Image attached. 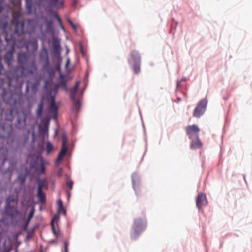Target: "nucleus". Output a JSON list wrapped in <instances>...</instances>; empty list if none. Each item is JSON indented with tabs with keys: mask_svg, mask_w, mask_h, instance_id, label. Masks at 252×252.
Returning a JSON list of instances; mask_svg holds the SVG:
<instances>
[{
	"mask_svg": "<svg viewBox=\"0 0 252 252\" xmlns=\"http://www.w3.org/2000/svg\"><path fill=\"white\" fill-rule=\"evenodd\" d=\"M14 32L13 34L11 35L10 38H8L7 35L5 37V39L7 43H12L13 45L11 46L9 51L6 52L4 56V63L9 66L12 64L14 62L13 54L14 51V45L15 44V38H13L14 36L17 35L20 36L21 34L26 32L24 27V22L23 21H19L16 20L15 24L14 26Z\"/></svg>",
	"mask_w": 252,
	"mask_h": 252,
	"instance_id": "nucleus-1",
	"label": "nucleus"
},
{
	"mask_svg": "<svg viewBox=\"0 0 252 252\" xmlns=\"http://www.w3.org/2000/svg\"><path fill=\"white\" fill-rule=\"evenodd\" d=\"M3 86L0 89H2V97L4 101L7 104H9L11 107L19 109L22 106L23 96L21 94L17 93H12L8 91Z\"/></svg>",
	"mask_w": 252,
	"mask_h": 252,
	"instance_id": "nucleus-2",
	"label": "nucleus"
},
{
	"mask_svg": "<svg viewBox=\"0 0 252 252\" xmlns=\"http://www.w3.org/2000/svg\"><path fill=\"white\" fill-rule=\"evenodd\" d=\"M13 73L12 77L6 78V86L14 88L21 87L23 81L20 80V78L25 77L28 74L27 69L23 65H17L14 68Z\"/></svg>",
	"mask_w": 252,
	"mask_h": 252,
	"instance_id": "nucleus-3",
	"label": "nucleus"
},
{
	"mask_svg": "<svg viewBox=\"0 0 252 252\" xmlns=\"http://www.w3.org/2000/svg\"><path fill=\"white\" fill-rule=\"evenodd\" d=\"M146 222L140 218L134 220L131 231V237L136 239L141 233L145 229Z\"/></svg>",
	"mask_w": 252,
	"mask_h": 252,
	"instance_id": "nucleus-4",
	"label": "nucleus"
},
{
	"mask_svg": "<svg viewBox=\"0 0 252 252\" xmlns=\"http://www.w3.org/2000/svg\"><path fill=\"white\" fill-rule=\"evenodd\" d=\"M208 101L207 98L201 99L193 111V115L196 118H200L206 110Z\"/></svg>",
	"mask_w": 252,
	"mask_h": 252,
	"instance_id": "nucleus-5",
	"label": "nucleus"
},
{
	"mask_svg": "<svg viewBox=\"0 0 252 252\" xmlns=\"http://www.w3.org/2000/svg\"><path fill=\"white\" fill-rule=\"evenodd\" d=\"M67 140L66 135L65 134H63L62 136V145L61 150L56 160L55 164L56 166H58L60 162L63 160L64 156L67 151L68 147L67 145Z\"/></svg>",
	"mask_w": 252,
	"mask_h": 252,
	"instance_id": "nucleus-6",
	"label": "nucleus"
},
{
	"mask_svg": "<svg viewBox=\"0 0 252 252\" xmlns=\"http://www.w3.org/2000/svg\"><path fill=\"white\" fill-rule=\"evenodd\" d=\"M130 56L134 62L132 69L135 73L138 74L140 71L141 57L140 54L138 52L133 51L131 52Z\"/></svg>",
	"mask_w": 252,
	"mask_h": 252,
	"instance_id": "nucleus-7",
	"label": "nucleus"
},
{
	"mask_svg": "<svg viewBox=\"0 0 252 252\" xmlns=\"http://www.w3.org/2000/svg\"><path fill=\"white\" fill-rule=\"evenodd\" d=\"M25 47L28 53L34 54L38 48L37 39L32 38L27 40L25 42Z\"/></svg>",
	"mask_w": 252,
	"mask_h": 252,
	"instance_id": "nucleus-8",
	"label": "nucleus"
},
{
	"mask_svg": "<svg viewBox=\"0 0 252 252\" xmlns=\"http://www.w3.org/2000/svg\"><path fill=\"white\" fill-rule=\"evenodd\" d=\"M35 81L34 82H31L30 81H27L25 94L28 93L30 88H31V90L33 94H36L37 93L38 87L40 84L41 78L39 77H35Z\"/></svg>",
	"mask_w": 252,
	"mask_h": 252,
	"instance_id": "nucleus-9",
	"label": "nucleus"
},
{
	"mask_svg": "<svg viewBox=\"0 0 252 252\" xmlns=\"http://www.w3.org/2000/svg\"><path fill=\"white\" fill-rule=\"evenodd\" d=\"M40 61L43 64V68L45 69L49 66L50 61L47 49H43L40 53Z\"/></svg>",
	"mask_w": 252,
	"mask_h": 252,
	"instance_id": "nucleus-10",
	"label": "nucleus"
},
{
	"mask_svg": "<svg viewBox=\"0 0 252 252\" xmlns=\"http://www.w3.org/2000/svg\"><path fill=\"white\" fill-rule=\"evenodd\" d=\"M186 130L189 139L199 137L200 129L196 125L188 126L186 127Z\"/></svg>",
	"mask_w": 252,
	"mask_h": 252,
	"instance_id": "nucleus-11",
	"label": "nucleus"
},
{
	"mask_svg": "<svg viewBox=\"0 0 252 252\" xmlns=\"http://www.w3.org/2000/svg\"><path fill=\"white\" fill-rule=\"evenodd\" d=\"M26 125V116L24 113L17 114V119L15 123V127L23 129Z\"/></svg>",
	"mask_w": 252,
	"mask_h": 252,
	"instance_id": "nucleus-12",
	"label": "nucleus"
},
{
	"mask_svg": "<svg viewBox=\"0 0 252 252\" xmlns=\"http://www.w3.org/2000/svg\"><path fill=\"white\" fill-rule=\"evenodd\" d=\"M42 4H48L49 5L61 8L63 6L64 2L63 0H39Z\"/></svg>",
	"mask_w": 252,
	"mask_h": 252,
	"instance_id": "nucleus-13",
	"label": "nucleus"
},
{
	"mask_svg": "<svg viewBox=\"0 0 252 252\" xmlns=\"http://www.w3.org/2000/svg\"><path fill=\"white\" fill-rule=\"evenodd\" d=\"M208 201L206 198V194L200 192L198 193L196 199V204L197 207L200 209L207 205Z\"/></svg>",
	"mask_w": 252,
	"mask_h": 252,
	"instance_id": "nucleus-14",
	"label": "nucleus"
},
{
	"mask_svg": "<svg viewBox=\"0 0 252 252\" xmlns=\"http://www.w3.org/2000/svg\"><path fill=\"white\" fill-rule=\"evenodd\" d=\"M17 108L11 107L7 108L4 112V119L6 121L12 122L14 116L17 113Z\"/></svg>",
	"mask_w": 252,
	"mask_h": 252,
	"instance_id": "nucleus-15",
	"label": "nucleus"
},
{
	"mask_svg": "<svg viewBox=\"0 0 252 252\" xmlns=\"http://www.w3.org/2000/svg\"><path fill=\"white\" fill-rule=\"evenodd\" d=\"M58 106L56 105L55 103V97L52 96L49 109V112L50 114L53 115V118L54 120H57L58 117Z\"/></svg>",
	"mask_w": 252,
	"mask_h": 252,
	"instance_id": "nucleus-16",
	"label": "nucleus"
},
{
	"mask_svg": "<svg viewBox=\"0 0 252 252\" xmlns=\"http://www.w3.org/2000/svg\"><path fill=\"white\" fill-rule=\"evenodd\" d=\"M5 209L6 215L12 219H14L20 214V212L17 208L12 206H5Z\"/></svg>",
	"mask_w": 252,
	"mask_h": 252,
	"instance_id": "nucleus-17",
	"label": "nucleus"
},
{
	"mask_svg": "<svg viewBox=\"0 0 252 252\" xmlns=\"http://www.w3.org/2000/svg\"><path fill=\"white\" fill-rule=\"evenodd\" d=\"M131 180L133 188L135 190L136 194L137 195V188L140 185V177L138 174L137 173H133L131 175Z\"/></svg>",
	"mask_w": 252,
	"mask_h": 252,
	"instance_id": "nucleus-18",
	"label": "nucleus"
},
{
	"mask_svg": "<svg viewBox=\"0 0 252 252\" xmlns=\"http://www.w3.org/2000/svg\"><path fill=\"white\" fill-rule=\"evenodd\" d=\"M52 45L55 55L57 56L60 55L61 51V47L59 40L58 38H54Z\"/></svg>",
	"mask_w": 252,
	"mask_h": 252,
	"instance_id": "nucleus-19",
	"label": "nucleus"
},
{
	"mask_svg": "<svg viewBox=\"0 0 252 252\" xmlns=\"http://www.w3.org/2000/svg\"><path fill=\"white\" fill-rule=\"evenodd\" d=\"M190 148L192 149H196L200 148L202 147V143L199 138V137L191 139Z\"/></svg>",
	"mask_w": 252,
	"mask_h": 252,
	"instance_id": "nucleus-20",
	"label": "nucleus"
},
{
	"mask_svg": "<svg viewBox=\"0 0 252 252\" xmlns=\"http://www.w3.org/2000/svg\"><path fill=\"white\" fill-rule=\"evenodd\" d=\"M28 60V57L26 53L19 52L18 55V63L24 64H26Z\"/></svg>",
	"mask_w": 252,
	"mask_h": 252,
	"instance_id": "nucleus-21",
	"label": "nucleus"
},
{
	"mask_svg": "<svg viewBox=\"0 0 252 252\" xmlns=\"http://www.w3.org/2000/svg\"><path fill=\"white\" fill-rule=\"evenodd\" d=\"M27 70L28 73L29 72L32 75L36 73L37 68L34 61L32 62L29 66L28 67V69Z\"/></svg>",
	"mask_w": 252,
	"mask_h": 252,
	"instance_id": "nucleus-22",
	"label": "nucleus"
},
{
	"mask_svg": "<svg viewBox=\"0 0 252 252\" xmlns=\"http://www.w3.org/2000/svg\"><path fill=\"white\" fill-rule=\"evenodd\" d=\"M36 195L41 203L44 204L46 202V195L42 190H37Z\"/></svg>",
	"mask_w": 252,
	"mask_h": 252,
	"instance_id": "nucleus-23",
	"label": "nucleus"
},
{
	"mask_svg": "<svg viewBox=\"0 0 252 252\" xmlns=\"http://www.w3.org/2000/svg\"><path fill=\"white\" fill-rule=\"evenodd\" d=\"M37 164V158L32 157L30 161V167L31 169H36Z\"/></svg>",
	"mask_w": 252,
	"mask_h": 252,
	"instance_id": "nucleus-24",
	"label": "nucleus"
},
{
	"mask_svg": "<svg viewBox=\"0 0 252 252\" xmlns=\"http://www.w3.org/2000/svg\"><path fill=\"white\" fill-rule=\"evenodd\" d=\"M44 108V103L42 101L40 102L38 105L36 111V115L38 117H40L42 115Z\"/></svg>",
	"mask_w": 252,
	"mask_h": 252,
	"instance_id": "nucleus-25",
	"label": "nucleus"
},
{
	"mask_svg": "<svg viewBox=\"0 0 252 252\" xmlns=\"http://www.w3.org/2000/svg\"><path fill=\"white\" fill-rule=\"evenodd\" d=\"M3 70V65L0 62V75L1 74L2 71ZM6 85V79L2 78L0 77V89L4 86Z\"/></svg>",
	"mask_w": 252,
	"mask_h": 252,
	"instance_id": "nucleus-26",
	"label": "nucleus"
},
{
	"mask_svg": "<svg viewBox=\"0 0 252 252\" xmlns=\"http://www.w3.org/2000/svg\"><path fill=\"white\" fill-rule=\"evenodd\" d=\"M37 190H42L43 188L45 186V181L44 180L38 178L37 180Z\"/></svg>",
	"mask_w": 252,
	"mask_h": 252,
	"instance_id": "nucleus-27",
	"label": "nucleus"
},
{
	"mask_svg": "<svg viewBox=\"0 0 252 252\" xmlns=\"http://www.w3.org/2000/svg\"><path fill=\"white\" fill-rule=\"evenodd\" d=\"M73 101L74 109L76 111H78L80 108V102L75 97V99H71Z\"/></svg>",
	"mask_w": 252,
	"mask_h": 252,
	"instance_id": "nucleus-28",
	"label": "nucleus"
},
{
	"mask_svg": "<svg viewBox=\"0 0 252 252\" xmlns=\"http://www.w3.org/2000/svg\"><path fill=\"white\" fill-rule=\"evenodd\" d=\"M53 146L52 144L49 141L47 142L46 148L47 154H49L51 153V152L53 150Z\"/></svg>",
	"mask_w": 252,
	"mask_h": 252,
	"instance_id": "nucleus-29",
	"label": "nucleus"
},
{
	"mask_svg": "<svg viewBox=\"0 0 252 252\" xmlns=\"http://www.w3.org/2000/svg\"><path fill=\"white\" fill-rule=\"evenodd\" d=\"M26 179V175L25 174H20L18 176V180L21 182V184H24Z\"/></svg>",
	"mask_w": 252,
	"mask_h": 252,
	"instance_id": "nucleus-30",
	"label": "nucleus"
},
{
	"mask_svg": "<svg viewBox=\"0 0 252 252\" xmlns=\"http://www.w3.org/2000/svg\"><path fill=\"white\" fill-rule=\"evenodd\" d=\"M33 214H34V210L32 209L30 211V213L29 214L28 218L27 220V221L26 222V224H25L26 226H27L29 225V223L33 217Z\"/></svg>",
	"mask_w": 252,
	"mask_h": 252,
	"instance_id": "nucleus-31",
	"label": "nucleus"
},
{
	"mask_svg": "<svg viewBox=\"0 0 252 252\" xmlns=\"http://www.w3.org/2000/svg\"><path fill=\"white\" fill-rule=\"evenodd\" d=\"M77 91L78 90H75L73 88L70 90V95L71 99H75Z\"/></svg>",
	"mask_w": 252,
	"mask_h": 252,
	"instance_id": "nucleus-32",
	"label": "nucleus"
},
{
	"mask_svg": "<svg viewBox=\"0 0 252 252\" xmlns=\"http://www.w3.org/2000/svg\"><path fill=\"white\" fill-rule=\"evenodd\" d=\"M15 201V199L11 196H8L6 199L5 206H11V203Z\"/></svg>",
	"mask_w": 252,
	"mask_h": 252,
	"instance_id": "nucleus-33",
	"label": "nucleus"
},
{
	"mask_svg": "<svg viewBox=\"0 0 252 252\" xmlns=\"http://www.w3.org/2000/svg\"><path fill=\"white\" fill-rule=\"evenodd\" d=\"M7 23L0 19V30H5L6 28Z\"/></svg>",
	"mask_w": 252,
	"mask_h": 252,
	"instance_id": "nucleus-34",
	"label": "nucleus"
},
{
	"mask_svg": "<svg viewBox=\"0 0 252 252\" xmlns=\"http://www.w3.org/2000/svg\"><path fill=\"white\" fill-rule=\"evenodd\" d=\"M51 227H52V232L53 233V234L56 236V237H59V235H60V232H57L56 230V229H55V227L54 226V224H53V222H51Z\"/></svg>",
	"mask_w": 252,
	"mask_h": 252,
	"instance_id": "nucleus-35",
	"label": "nucleus"
},
{
	"mask_svg": "<svg viewBox=\"0 0 252 252\" xmlns=\"http://www.w3.org/2000/svg\"><path fill=\"white\" fill-rule=\"evenodd\" d=\"M57 203H58V205L59 206V208H60V210H63V214L64 215H65L66 214V211L64 209V208L63 207V202L62 201L61 199H59L57 201Z\"/></svg>",
	"mask_w": 252,
	"mask_h": 252,
	"instance_id": "nucleus-36",
	"label": "nucleus"
},
{
	"mask_svg": "<svg viewBox=\"0 0 252 252\" xmlns=\"http://www.w3.org/2000/svg\"><path fill=\"white\" fill-rule=\"evenodd\" d=\"M45 170V166H44V160L43 158H41V165H40V173L43 174Z\"/></svg>",
	"mask_w": 252,
	"mask_h": 252,
	"instance_id": "nucleus-37",
	"label": "nucleus"
},
{
	"mask_svg": "<svg viewBox=\"0 0 252 252\" xmlns=\"http://www.w3.org/2000/svg\"><path fill=\"white\" fill-rule=\"evenodd\" d=\"M59 86L63 87L66 91L67 90L66 82L64 80H62L59 83Z\"/></svg>",
	"mask_w": 252,
	"mask_h": 252,
	"instance_id": "nucleus-38",
	"label": "nucleus"
},
{
	"mask_svg": "<svg viewBox=\"0 0 252 252\" xmlns=\"http://www.w3.org/2000/svg\"><path fill=\"white\" fill-rule=\"evenodd\" d=\"M54 17L57 19V20L58 21V24H59L60 26H61L62 25H63L62 23L61 19L60 17V16H59V15L57 13H55Z\"/></svg>",
	"mask_w": 252,
	"mask_h": 252,
	"instance_id": "nucleus-39",
	"label": "nucleus"
},
{
	"mask_svg": "<svg viewBox=\"0 0 252 252\" xmlns=\"http://www.w3.org/2000/svg\"><path fill=\"white\" fill-rule=\"evenodd\" d=\"M60 220V217L59 214L55 215L52 220V221L54 223V222H57Z\"/></svg>",
	"mask_w": 252,
	"mask_h": 252,
	"instance_id": "nucleus-40",
	"label": "nucleus"
},
{
	"mask_svg": "<svg viewBox=\"0 0 252 252\" xmlns=\"http://www.w3.org/2000/svg\"><path fill=\"white\" fill-rule=\"evenodd\" d=\"M53 28V21L52 20L48 21L47 22V28L50 29Z\"/></svg>",
	"mask_w": 252,
	"mask_h": 252,
	"instance_id": "nucleus-41",
	"label": "nucleus"
},
{
	"mask_svg": "<svg viewBox=\"0 0 252 252\" xmlns=\"http://www.w3.org/2000/svg\"><path fill=\"white\" fill-rule=\"evenodd\" d=\"M73 182L72 181H69L66 182V185L70 189H71L73 187Z\"/></svg>",
	"mask_w": 252,
	"mask_h": 252,
	"instance_id": "nucleus-42",
	"label": "nucleus"
},
{
	"mask_svg": "<svg viewBox=\"0 0 252 252\" xmlns=\"http://www.w3.org/2000/svg\"><path fill=\"white\" fill-rule=\"evenodd\" d=\"M69 245V243L67 241H65L64 242V251L63 252H68V247Z\"/></svg>",
	"mask_w": 252,
	"mask_h": 252,
	"instance_id": "nucleus-43",
	"label": "nucleus"
},
{
	"mask_svg": "<svg viewBox=\"0 0 252 252\" xmlns=\"http://www.w3.org/2000/svg\"><path fill=\"white\" fill-rule=\"evenodd\" d=\"M27 1V7L28 9L29 10H31V8H32V0H28V1Z\"/></svg>",
	"mask_w": 252,
	"mask_h": 252,
	"instance_id": "nucleus-44",
	"label": "nucleus"
},
{
	"mask_svg": "<svg viewBox=\"0 0 252 252\" xmlns=\"http://www.w3.org/2000/svg\"><path fill=\"white\" fill-rule=\"evenodd\" d=\"M63 168H60L57 172V175L59 177L61 178L62 176Z\"/></svg>",
	"mask_w": 252,
	"mask_h": 252,
	"instance_id": "nucleus-45",
	"label": "nucleus"
},
{
	"mask_svg": "<svg viewBox=\"0 0 252 252\" xmlns=\"http://www.w3.org/2000/svg\"><path fill=\"white\" fill-rule=\"evenodd\" d=\"M80 81L76 82L73 88H74L75 90H78L79 86L80 85Z\"/></svg>",
	"mask_w": 252,
	"mask_h": 252,
	"instance_id": "nucleus-46",
	"label": "nucleus"
},
{
	"mask_svg": "<svg viewBox=\"0 0 252 252\" xmlns=\"http://www.w3.org/2000/svg\"><path fill=\"white\" fill-rule=\"evenodd\" d=\"M3 0H0V13L3 10Z\"/></svg>",
	"mask_w": 252,
	"mask_h": 252,
	"instance_id": "nucleus-47",
	"label": "nucleus"
},
{
	"mask_svg": "<svg viewBox=\"0 0 252 252\" xmlns=\"http://www.w3.org/2000/svg\"><path fill=\"white\" fill-rule=\"evenodd\" d=\"M71 26L72 27V29H73L74 32H76L77 31V28L75 24L73 23V25H71Z\"/></svg>",
	"mask_w": 252,
	"mask_h": 252,
	"instance_id": "nucleus-48",
	"label": "nucleus"
},
{
	"mask_svg": "<svg viewBox=\"0 0 252 252\" xmlns=\"http://www.w3.org/2000/svg\"><path fill=\"white\" fill-rule=\"evenodd\" d=\"M67 22L69 24V25L71 26V25H73V23L70 19H67Z\"/></svg>",
	"mask_w": 252,
	"mask_h": 252,
	"instance_id": "nucleus-49",
	"label": "nucleus"
},
{
	"mask_svg": "<svg viewBox=\"0 0 252 252\" xmlns=\"http://www.w3.org/2000/svg\"><path fill=\"white\" fill-rule=\"evenodd\" d=\"M181 87V82L180 81V82H178L177 83V88H179Z\"/></svg>",
	"mask_w": 252,
	"mask_h": 252,
	"instance_id": "nucleus-50",
	"label": "nucleus"
},
{
	"mask_svg": "<svg viewBox=\"0 0 252 252\" xmlns=\"http://www.w3.org/2000/svg\"><path fill=\"white\" fill-rule=\"evenodd\" d=\"M58 213H63V210H60V208H58Z\"/></svg>",
	"mask_w": 252,
	"mask_h": 252,
	"instance_id": "nucleus-51",
	"label": "nucleus"
},
{
	"mask_svg": "<svg viewBox=\"0 0 252 252\" xmlns=\"http://www.w3.org/2000/svg\"><path fill=\"white\" fill-rule=\"evenodd\" d=\"M44 128L45 129V130H46V131H48V125H47H47H46L45 126H44Z\"/></svg>",
	"mask_w": 252,
	"mask_h": 252,
	"instance_id": "nucleus-52",
	"label": "nucleus"
},
{
	"mask_svg": "<svg viewBox=\"0 0 252 252\" xmlns=\"http://www.w3.org/2000/svg\"><path fill=\"white\" fill-rule=\"evenodd\" d=\"M80 50H81V52L82 54L83 55H84V52H83V47H82V46H80Z\"/></svg>",
	"mask_w": 252,
	"mask_h": 252,
	"instance_id": "nucleus-53",
	"label": "nucleus"
},
{
	"mask_svg": "<svg viewBox=\"0 0 252 252\" xmlns=\"http://www.w3.org/2000/svg\"><path fill=\"white\" fill-rule=\"evenodd\" d=\"M60 27L63 31H65V28H64V26H63V25H62L61 26H60Z\"/></svg>",
	"mask_w": 252,
	"mask_h": 252,
	"instance_id": "nucleus-54",
	"label": "nucleus"
},
{
	"mask_svg": "<svg viewBox=\"0 0 252 252\" xmlns=\"http://www.w3.org/2000/svg\"><path fill=\"white\" fill-rule=\"evenodd\" d=\"M186 78H185V77H183V78L181 79V80L180 82H183V81H185V80H186Z\"/></svg>",
	"mask_w": 252,
	"mask_h": 252,
	"instance_id": "nucleus-55",
	"label": "nucleus"
},
{
	"mask_svg": "<svg viewBox=\"0 0 252 252\" xmlns=\"http://www.w3.org/2000/svg\"><path fill=\"white\" fill-rule=\"evenodd\" d=\"M77 0H73V4L75 5L77 4Z\"/></svg>",
	"mask_w": 252,
	"mask_h": 252,
	"instance_id": "nucleus-56",
	"label": "nucleus"
},
{
	"mask_svg": "<svg viewBox=\"0 0 252 252\" xmlns=\"http://www.w3.org/2000/svg\"><path fill=\"white\" fill-rule=\"evenodd\" d=\"M69 63V59H68L67 61V63H66V66H67L68 63Z\"/></svg>",
	"mask_w": 252,
	"mask_h": 252,
	"instance_id": "nucleus-57",
	"label": "nucleus"
},
{
	"mask_svg": "<svg viewBox=\"0 0 252 252\" xmlns=\"http://www.w3.org/2000/svg\"><path fill=\"white\" fill-rule=\"evenodd\" d=\"M243 178H244V180L245 182L246 183V175H243Z\"/></svg>",
	"mask_w": 252,
	"mask_h": 252,
	"instance_id": "nucleus-58",
	"label": "nucleus"
},
{
	"mask_svg": "<svg viewBox=\"0 0 252 252\" xmlns=\"http://www.w3.org/2000/svg\"><path fill=\"white\" fill-rule=\"evenodd\" d=\"M70 193L69 192H68L67 193V196H68V199H69V197H70Z\"/></svg>",
	"mask_w": 252,
	"mask_h": 252,
	"instance_id": "nucleus-59",
	"label": "nucleus"
},
{
	"mask_svg": "<svg viewBox=\"0 0 252 252\" xmlns=\"http://www.w3.org/2000/svg\"><path fill=\"white\" fill-rule=\"evenodd\" d=\"M128 62H129V63H131V61H130V60H129V59L128 60Z\"/></svg>",
	"mask_w": 252,
	"mask_h": 252,
	"instance_id": "nucleus-60",
	"label": "nucleus"
},
{
	"mask_svg": "<svg viewBox=\"0 0 252 252\" xmlns=\"http://www.w3.org/2000/svg\"><path fill=\"white\" fill-rule=\"evenodd\" d=\"M15 252H18L17 249H15Z\"/></svg>",
	"mask_w": 252,
	"mask_h": 252,
	"instance_id": "nucleus-61",
	"label": "nucleus"
},
{
	"mask_svg": "<svg viewBox=\"0 0 252 252\" xmlns=\"http://www.w3.org/2000/svg\"><path fill=\"white\" fill-rule=\"evenodd\" d=\"M66 179H67V178H68V176L67 175H66Z\"/></svg>",
	"mask_w": 252,
	"mask_h": 252,
	"instance_id": "nucleus-62",
	"label": "nucleus"
},
{
	"mask_svg": "<svg viewBox=\"0 0 252 252\" xmlns=\"http://www.w3.org/2000/svg\"><path fill=\"white\" fill-rule=\"evenodd\" d=\"M27 1H28V0H27Z\"/></svg>",
	"mask_w": 252,
	"mask_h": 252,
	"instance_id": "nucleus-63",
	"label": "nucleus"
}]
</instances>
